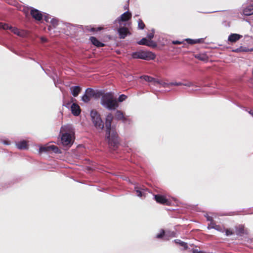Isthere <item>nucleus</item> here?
Segmentation results:
<instances>
[{
  "label": "nucleus",
  "mask_w": 253,
  "mask_h": 253,
  "mask_svg": "<svg viewBox=\"0 0 253 253\" xmlns=\"http://www.w3.org/2000/svg\"><path fill=\"white\" fill-rule=\"evenodd\" d=\"M157 81L158 82V83H157V85H160L161 86H162L163 87H167L170 86V84H169V83H165L164 82L159 80L158 79H157Z\"/></svg>",
  "instance_id": "obj_27"
},
{
  "label": "nucleus",
  "mask_w": 253,
  "mask_h": 253,
  "mask_svg": "<svg viewBox=\"0 0 253 253\" xmlns=\"http://www.w3.org/2000/svg\"><path fill=\"white\" fill-rule=\"evenodd\" d=\"M31 14L32 16L37 20H41L42 18V15L39 10L33 8L31 10Z\"/></svg>",
  "instance_id": "obj_13"
},
{
  "label": "nucleus",
  "mask_w": 253,
  "mask_h": 253,
  "mask_svg": "<svg viewBox=\"0 0 253 253\" xmlns=\"http://www.w3.org/2000/svg\"><path fill=\"white\" fill-rule=\"evenodd\" d=\"M131 57L133 59H140L145 60H151L155 58L156 55L152 52L139 50L131 53Z\"/></svg>",
  "instance_id": "obj_4"
},
{
  "label": "nucleus",
  "mask_w": 253,
  "mask_h": 253,
  "mask_svg": "<svg viewBox=\"0 0 253 253\" xmlns=\"http://www.w3.org/2000/svg\"><path fill=\"white\" fill-rule=\"evenodd\" d=\"M71 109L72 113L75 116H78L80 114L81 110L80 108V106L75 103H73L72 105Z\"/></svg>",
  "instance_id": "obj_19"
},
{
  "label": "nucleus",
  "mask_w": 253,
  "mask_h": 253,
  "mask_svg": "<svg viewBox=\"0 0 253 253\" xmlns=\"http://www.w3.org/2000/svg\"><path fill=\"white\" fill-rule=\"evenodd\" d=\"M50 25L48 27V30L50 31L52 29L56 28L57 26L59 25L61 26L62 28V22H60L58 19L55 18H52L50 21Z\"/></svg>",
  "instance_id": "obj_12"
},
{
  "label": "nucleus",
  "mask_w": 253,
  "mask_h": 253,
  "mask_svg": "<svg viewBox=\"0 0 253 253\" xmlns=\"http://www.w3.org/2000/svg\"><path fill=\"white\" fill-rule=\"evenodd\" d=\"M185 41H186L189 44H193L196 43L195 40H193V39H186L185 40Z\"/></svg>",
  "instance_id": "obj_38"
},
{
  "label": "nucleus",
  "mask_w": 253,
  "mask_h": 253,
  "mask_svg": "<svg viewBox=\"0 0 253 253\" xmlns=\"http://www.w3.org/2000/svg\"><path fill=\"white\" fill-rule=\"evenodd\" d=\"M182 85H185V86H186L188 87H190V86L197 87V86H198V85H194V84L191 82H188L187 83H186L185 84H183ZM199 87H200V86H199Z\"/></svg>",
  "instance_id": "obj_33"
},
{
  "label": "nucleus",
  "mask_w": 253,
  "mask_h": 253,
  "mask_svg": "<svg viewBox=\"0 0 253 253\" xmlns=\"http://www.w3.org/2000/svg\"><path fill=\"white\" fill-rule=\"evenodd\" d=\"M91 97H90L87 94H85L82 96V100L85 103H87L90 100Z\"/></svg>",
  "instance_id": "obj_29"
},
{
  "label": "nucleus",
  "mask_w": 253,
  "mask_h": 253,
  "mask_svg": "<svg viewBox=\"0 0 253 253\" xmlns=\"http://www.w3.org/2000/svg\"><path fill=\"white\" fill-rule=\"evenodd\" d=\"M154 30H152L151 33H149L147 34V38L151 39L154 37Z\"/></svg>",
  "instance_id": "obj_39"
},
{
  "label": "nucleus",
  "mask_w": 253,
  "mask_h": 253,
  "mask_svg": "<svg viewBox=\"0 0 253 253\" xmlns=\"http://www.w3.org/2000/svg\"><path fill=\"white\" fill-rule=\"evenodd\" d=\"M90 41L91 43L97 47H103L104 44L99 42L96 38L94 37H91L90 38Z\"/></svg>",
  "instance_id": "obj_21"
},
{
  "label": "nucleus",
  "mask_w": 253,
  "mask_h": 253,
  "mask_svg": "<svg viewBox=\"0 0 253 253\" xmlns=\"http://www.w3.org/2000/svg\"><path fill=\"white\" fill-rule=\"evenodd\" d=\"M140 78L154 85H157V83H158L157 79L147 75L142 76Z\"/></svg>",
  "instance_id": "obj_15"
},
{
  "label": "nucleus",
  "mask_w": 253,
  "mask_h": 253,
  "mask_svg": "<svg viewBox=\"0 0 253 253\" xmlns=\"http://www.w3.org/2000/svg\"><path fill=\"white\" fill-rule=\"evenodd\" d=\"M134 192H135L137 196L140 198H145L148 192L147 188L144 186L139 185L138 184H135L134 187Z\"/></svg>",
  "instance_id": "obj_8"
},
{
  "label": "nucleus",
  "mask_w": 253,
  "mask_h": 253,
  "mask_svg": "<svg viewBox=\"0 0 253 253\" xmlns=\"http://www.w3.org/2000/svg\"><path fill=\"white\" fill-rule=\"evenodd\" d=\"M154 199L159 204L169 206L171 204L170 200L167 199L165 196L161 195H155Z\"/></svg>",
  "instance_id": "obj_9"
},
{
  "label": "nucleus",
  "mask_w": 253,
  "mask_h": 253,
  "mask_svg": "<svg viewBox=\"0 0 253 253\" xmlns=\"http://www.w3.org/2000/svg\"><path fill=\"white\" fill-rule=\"evenodd\" d=\"M53 80H54V84H55V86L56 87H57L58 86V84H60V83L58 82V80H57V81H56L55 79H54Z\"/></svg>",
  "instance_id": "obj_43"
},
{
  "label": "nucleus",
  "mask_w": 253,
  "mask_h": 253,
  "mask_svg": "<svg viewBox=\"0 0 253 253\" xmlns=\"http://www.w3.org/2000/svg\"><path fill=\"white\" fill-rule=\"evenodd\" d=\"M85 93L90 97L96 96V92L91 88H88L86 89Z\"/></svg>",
  "instance_id": "obj_26"
},
{
  "label": "nucleus",
  "mask_w": 253,
  "mask_h": 253,
  "mask_svg": "<svg viewBox=\"0 0 253 253\" xmlns=\"http://www.w3.org/2000/svg\"><path fill=\"white\" fill-rule=\"evenodd\" d=\"M214 229L216 230H217L218 231H220L221 232H224V228H222L221 226L218 225H216L214 226Z\"/></svg>",
  "instance_id": "obj_35"
},
{
  "label": "nucleus",
  "mask_w": 253,
  "mask_h": 253,
  "mask_svg": "<svg viewBox=\"0 0 253 253\" xmlns=\"http://www.w3.org/2000/svg\"><path fill=\"white\" fill-rule=\"evenodd\" d=\"M115 117L117 120H122L124 123H126L127 120V119L125 117L123 113L120 110H117L116 111Z\"/></svg>",
  "instance_id": "obj_17"
},
{
  "label": "nucleus",
  "mask_w": 253,
  "mask_h": 253,
  "mask_svg": "<svg viewBox=\"0 0 253 253\" xmlns=\"http://www.w3.org/2000/svg\"><path fill=\"white\" fill-rule=\"evenodd\" d=\"M249 113H250V114H251L253 116V113L251 112V111Z\"/></svg>",
  "instance_id": "obj_48"
},
{
  "label": "nucleus",
  "mask_w": 253,
  "mask_h": 253,
  "mask_svg": "<svg viewBox=\"0 0 253 253\" xmlns=\"http://www.w3.org/2000/svg\"><path fill=\"white\" fill-rule=\"evenodd\" d=\"M127 98V96L126 95L122 94L119 96L118 99V102H122L123 101L125 100L126 98Z\"/></svg>",
  "instance_id": "obj_32"
},
{
  "label": "nucleus",
  "mask_w": 253,
  "mask_h": 253,
  "mask_svg": "<svg viewBox=\"0 0 253 253\" xmlns=\"http://www.w3.org/2000/svg\"><path fill=\"white\" fill-rule=\"evenodd\" d=\"M165 232L164 230L161 229L160 231V233L159 234H158L156 235V238H157L158 239H161L163 237H164V238L165 239Z\"/></svg>",
  "instance_id": "obj_30"
},
{
  "label": "nucleus",
  "mask_w": 253,
  "mask_h": 253,
  "mask_svg": "<svg viewBox=\"0 0 253 253\" xmlns=\"http://www.w3.org/2000/svg\"><path fill=\"white\" fill-rule=\"evenodd\" d=\"M250 50L251 51H253V47L251 49H250Z\"/></svg>",
  "instance_id": "obj_47"
},
{
  "label": "nucleus",
  "mask_w": 253,
  "mask_h": 253,
  "mask_svg": "<svg viewBox=\"0 0 253 253\" xmlns=\"http://www.w3.org/2000/svg\"><path fill=\"white\" fill-rule=\"evenodd\" d=\"M205 216L208 221H210V222L211 221H213V217L212 216H211L209 215L208 214L206 215Z\"/></svg>",
  "instance_id": "obj_40"
},
{
  "label": "nucleus",
  "mask_w": 253,
  "mask_h": 253,
  "mask_svg": "<svg viewBox=\"0 0 253 253\" xmlns=\"http://www.w3.org/2000/svg\"><path fill=\"white\" fill-rule=\"evenodd\" d=\"M60 132L62 133L61 142L64 146H70L72 144L73 128L71 125H65L61 127Z\"/></svg>",
  "instance_id": "obj_3"
},
{
  "label": "nucleus",
  "mask_w": 253,
  "mask_h": 253,
  "mask_svg": "<svg viewBox=\"0 0 253 253\" xmlns=\"http://www.w3.org/2000/svg\"><path fill=\"white\" fill-rule=\"evenodd\" d=\"M175 237V233L173 231H167L165 232V240H168L170 238Z\"/></svg>",
  "instance_id": "obj_25"
},
{
  "label": "nucleus",
  "mask_w": 253,
  "mask_h": 253,
  "mask_svg": "<svg viewBox=\"0 0 253 253\" xmlns=\"http://www.w3.org/2000/svg\"><path fill=\"white\" fill-rule=\"evenodd\" d=\"M131 17V13L127 11L119 16L115 21L119 23L120 25H122V22H126Z\"/></svg>",
  "instance_id": "obj_10"
},
{
  "label": "nucleus",
  "mask_w": 253,
  "mask_h": 253,
  "mask_svg": "<svg viewBox=\"0 0 253 253\" xmlns=\"http://www.w3.org/2000/svg\"><path fill=\"white\" fill-rule=\"evenodd\" d=\"M236 234L238 236H242L246 234L247 232L244 229V226L243 225H239L236 227Z\"/></svg>",
  "instance_id": "obj_20"
},
{
  "label": "nucleus",
  "mask_w": 253,
  "mask_h": 253,
  "mask_svg": "<svg viewBox=\"0 0 253 253\" xmlns=\"http://www.w3.org/2000/svg\"><path fill=\"white\" fill-rule=\"evenodd\" d=\"M113 118V116L111 113H109L106 116L105 122L106 137L110 144L116 146L118 143V134L115 128L111 126Z\"/></svg>",
  "instance_id": "obj_1"
},
{
  "label": "nucleus",
  "mask_w": 253,
  "mask_h": 253,
  "mask_svg": "<svg viewBox=\"0 0 253 253\" xmlns=\"http://www.w3.org/2000/svg\"><path fill=\"white\" fill-rule=\"evenodd\" d=\"M174 241L175 243L179 244L181 246L183 247L184 249H186L188 248L187 244L184 242L180 241V240L177 239L175 240Z\"/></svg>",
  "instance_id": "obj_28"
},
{
  "label": "nucleus",
  "mask_w": 253,
  "mask_h": 253,
  "mask_svg": "<svg viewBox=\"0 0 253 253\" xmlns=\"http://www.w3.org/2000/svg\"><path fill=\"white\" fill-rule=\"evenodd\" d=\"M245 15L249 16L253 14V5H250L243 10Z\"/></svg>",
  "instance_id": "obj_22"
},
{
  "label": "nucleus",
  "mask_w": 253,
  "mask_h": 253,
  "mask_svg": "<svg viewBox=\"0 0 253 253\" xmlns=\"http://www.w3.org/2000/svg\"><path fill=\"white\" fill-rule=\"evenodd\" d=\"M170 86L175 85V86H179L182 85L183 83L181 82H170L169 83Z\"/></svg>",
  "instance_id": "obj_37"
},
{
  "label": "nucleus",
  "mask_w": 253,
  "mask_h": 253,
  "mask_svg": "<svg viewBox=\"0 0 253 253\" xmlns=\"http://www.w3.org/2000/svg\"><path fill=\"white\" fill-rule=\"evenodd\" d=\"M138 27L140 29H143L145 27V24L143 22L142 20L139 19L138 21Z\"/></svg>",
  "instance_id": "obj_31"
},
{
  "label": "nucleus",
  "mask_w": 253,
  "mask_h": 253,
  "mask_svg": "<svg viewBox=\"0 0 253 253\" xmlns=\"http://www.w3.org/2000/svg\"><path fill=\"white\" fill-rule=\"evenodd\" d=\"M242 37V36L237 34H231L228 37V40L231 42H235Z\"/></svg>",
  "instance_id": "obj_18"
},
{
  "label": "nucleus",
  "mask_w": 253,
  "mask_h": 253,
  "mask_svg": "<svg viewBox=\"0 0 253 253\" xmlns=\"http://www.w3.org/2000/svg\"><path fill=\"white\" fill-rule=\"evenodd\" d=\"M41 41H42V42H46V39L45 38H43V37H42V38H41Z\"/></svg>",
  "instance_id": "obj_46"
},
{
  "label": "nucleus",
  "mask_w": 253,
  "mask_h": 253,
  "mask_svg": "<svg viewBox=\"0 0 253 253\" xmlns=\"http://www.w3.org/2000/svg\"><path fill=\"white\" fill-rule=\"evenodd\" d=\"M204 41L203 39H195L196 43H201Z\"/></svg>",
  "instance_id": "obj_42"
},
{
  "label": "nucleus",
  "mask_w": 253,
  "mask_h": 253,
  "mask_svg": "<svg viewBox=\"0 0 253 253\" xmlns=\"http://www.w3.org/2000/svg\"><path fill=\"white\" fill-rule=\"evenodd\" d=\"M90 116L95 128L98 130H102L104 125L100 115L96 111L92 110L90 112Z\"/></svg>",
  "instance_id": "obj_5"
},
{
  "label": "nucleus",
  "mask_w": 253,
  "mask_h": 253,
  "mask_svg": "<svg viewBox=\"0 0 253 253\" xmlns=\"http://www.w3.org/2000/svg\"><path fill=\"white\" fill-rule=\"evenodd\" d=\"M81 90V87L79 86H75L71 87V90L72 94L74 97H77Z\"/></svg>",
  "instance_id": "obj_24"
},
{
  "label": "nucleus",
  "mask_w": 253,
  "mask_h": 253,
  "mask_svg": "<svg viewBox=\"0 0 253 253\" xmlns=\"http://www.w3.org/2000/svg\"><path fill=\"white\" fill-rule=\"evenodd\" d=\"M183 42V41L180 42L179 41H173L172 42V44H180Z\"/></svg>",
  "instance_id": "obj_41"
},
{
  "label": "nucleus",
  "mask_w": 253,
  "mask_h": 253,
  "mask_svg": "<svg viewBox=\"0 0 253 253\" xmlns=\"http://www.w3.org/2000/svg\"><path fill=\"white\" fill-rule=\"evenodd\" d=\"M216 225L215 223L213 221H211L210 223L209 224L208 228L210 229H214L215 226Z\"/></svg>",
  "instance_id": "obj_36"
},
{
  "label": "nucleus",
  "mask_w": 253,
  "mask_h": 253,
  "mask_svg": "<svg viewBox=\"0 0 253 253\" xmlns=\"http://www.w3.org/2000/svg\"><path fill=\"white\" fill-rule=\"evenodd\" d=\"M2 142H3V143L4 144L7 145H9L10 144V142L8 141H7V140H3L2 141Z\"/></svg>",
  "instance_id": "obj_44"
},
{
  "label": "nucleus",
  "mask_w": 253,
  "mask_h": 253,
  "mask_svg": "<svg viewBox=\"0 0 253 253\" xmlns=\"http://www.w3.org/2000/svg\"><path fill=\"white\" fill-rule=\"evenodd\" d=\"M100 104L108 110H114L119 106L117 99L111 92H107L102 95Z\"/></svg>",
  "instance_id": "obj_2"
},
{
  "label": "nucleus",
  "mask_w": 253,
  "mask_h": 253,
  "mask_svg": "<svg viewBox=\"0 0 253 253\" xmlns=\"http://www.w3.org/2000/svg\"><path fill=\"white\" fill-rule=\"evenodd\" d=\"M118 32L120 38L124 39L127 36L128 31L127 28L123 27L119 28Z\"/></svg>",
  "instance_id": "obj_16"
},
{
  "label": "nucleus",
  "mask_w": 253,
  "mask_h": 253,
  "mask_svg": "<svg viewBox=\"0 0 253 253\" xmlns=\"http://www.w3.org/2000/svg\"><path fill=\"white\" fill-rule=\"evenodd\" d=\"M137 43L139 45H145L148 46L155 47L156 44L153 41H148L146 38H142L140 41L137 42Z\"/></svg>",
  "instance_id": "obj_14"
},
{
  "label": "nucleus",
  "mask_w": 253,
  "mask_h": 253,
  "mask_svg": "<svg viewBox=\"0 0 253 253\" xmlns=\"http://www.w3.org/2000/svg\"><path fill=\"white\" fill-rule=\"evenodd\" d=\"M16 145L20 150L25 149L28 148L27 141L25 140H23L16 143Z\"/></svg>",
  "instance_id": "obj_23"
},
{
  "label": "nucleus",
  "mask_w": 253,
  "mask_h": 253,
  "mask_svg": "<svg viewBox=\"0 0 253 253\" xmlns=\"http://www.w3.org/2000/svg\"><path fill=\"white\" fill-rule=\"evenodd\" d=\"M62 29L65 31L67 35L75 34L78 30L79 26L75 25L68 23H64L62 24Z\"/></svg>",
  "instance_id": "obj_6"
},
{
  "label": "nucleus",
  "mask_w": 253,
  "mask_h": 253,
  "mask_svg": "<svg viewBox=\"0 0 253 253\" xmlns=\"http://www.w3.org/2000/svg\"><path fill=\"white\" fill-rule=\"evenodd\" d=\"M50 151H52L55 153H59V150L58 148L56 146H55L54 145H50L43 147H41L39 149V151L40 153L48 152Z\"/></svg>",
  "instance_id": "obj_11"
},
{
  "label": "nucleus",
  "mask_w": 253,
  "mask_h": 253,
  "mask_svg": "<svg viewBox=\"0 0 253 253\" xmlns=\"http://www.w3.org/2000/svg\"><path fill=\"white\" fill-rule=\"evenodd\" d=\"M1 29L3 30L9 29L11 32L20 37H23L24 36V33L23 31H20L17 28L9 26L7 24L0 23V29Z\"/></svg>",
  "instance_id": "obj_7"
},
{
  "label": "nucleus",
  "mask_w": 253,
  "mask_h": 253,
  "mask_svg": "<svg viewBox=\"0 0 253 253\" xmlns=\"http://www.w3.org/2000/svg\"><path fill=\"white\" fill-rule=\"evenodd\" d=\"M50 18L48 17V16H44V20L46 21V22H49V20Z\"/></svg>",
  "instance_id": "obj_45"
},
{
  "label": "nucleus",
  "mask_w": 253,
  "mask_h": 253,
  "mask_svg": "<svg viewBox=\"0 0 253 253\" xmlns=\"http://www.w3.org/2000/svg\"><path fill=\"white\" fill-rule=\"evenodd\" d=\"M224 231L225 232V235L226 236H229L234 234L233 232L230 229H224Z\"/></svg>",
  "instance_id": "obj_34"
}]
</instances>
